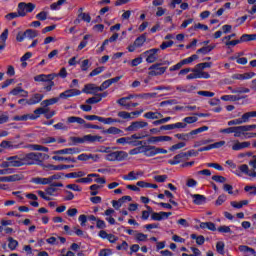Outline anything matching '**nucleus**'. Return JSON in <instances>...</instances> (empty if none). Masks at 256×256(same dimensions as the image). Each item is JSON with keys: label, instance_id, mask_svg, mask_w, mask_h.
<instances>
[{"label": "nucleus", "instance_id": "obj_1", "mask_svg": "<svg viewBox=\"0 0 256 256\" xmlns=\"http://www.w3.org/2000/svg\"><path fill=\"white\" fill-rule=\"evenodd\" d=\"M55 77H62V79H65L67 77V69L61 68L60 72L58 74H39L34 77V81L37 83H46V86L44 89L49 93L55 87V82H53V79Z\"/></svg>", "mask_w": 256, "mask_h": 256}, {"label": "nucleus", "instance_id": "obj_2", "mask_svg": "<svg viewBox=\"0 0 256 256\" xmlns=\"http://www.w3.org/2000/svg\"><path fill=\"white\" fill-rule=\"evenodd\" d=\"M81 95V91L75 88L72 89H67L64 92L60 93L58 97H54V98H50V99H46L43 100L41 102V107H50V105H55V103H59L60 99H70V97H77Z\"/></svg>", "mask_w": 256, "mask_h": 256}, {"label": "nucleus", "instance_id": "obj_3", "mask_svg": "<svg viewBox=\"0 0 256 256\" xmlns=\"http://www.w3.org/2000/svg\"><path fill=\"white\" fill-rule=\"evenodd\" d=\"M47 154L41 152H30L22 156L24 165H41L47 159Z\"/></svg>", "mask_w": 256, "mask_h": 256}, {"label": "nucleus", "instance_id": "obj_4", "mask_svg": "<svg viewBox=\"0 0 256 256\" xmlns=\"http://www.w3.org/2000/svg\"><path fill=\"white\" fill-rule=\"evenodd\" d=\"M147 135L133 134L128 137H121L116 140L117 145H132L133 147H139L143 145V141H137L139 139H145Z\"/></svg>", "mask_w": 256, "mask_h": 256}, {"label": "nucleus", "instance_id": "obj_5", "mask_svg": "<svg viewBox=\"0 0 256 256\" xmlns=\"http://www.w3.org/2000/svg\"><path fill=\"white\" fill-rule=\"evenodd\" d=\"M203 131H209V127L208 126H202L198 129L192 130L190 133L175 134V137L177 139H180L181 141H190V139H191V137H193V135H199V133H203Z\"/></svg>", "mask_w": 256, "mask_h": 256}, {"label": "nucleus", "instance_id": "obj_6", "mask_svg": "<svg viewBox=\"0 0 256 256\" xmlns=\"http://www.w3.org/2000/svg\"><path fill=\"white\" fill-rule=\"evenodd\" d=\"M129 154L123 150L110 152L105 156L106 161H125Z\"/></svg>", "mask_w": 256, "mask_h": 256}, {"label": "nucleus", "instance_id": "obj_7", "mask_svg": "<svg viewBox=\"0 0 256 256\" xmlns=\"http://www.w3.org/2000/svg\"><path fill=\"white\" fill-rule=\"evenodd\" d=\"M161 63H156L151 65L148 68V75L149 77H159L161 75H163L165 73V71H167V67H162Z\"/></svg>", "mask_w": 256, "mask_h": 256}, {"label": "nucleus", "instance_id": "obj_8", "mask_svg": "<svg viewBox=\"0 0 256 256\" xmlns=\"http://www.w3.org/2000/svg\"><path fill=\"white\" fill-rule=\"evenodd\" d=\"M242 132H240V137L239 139L243 138V139H253L256 137V133L253 132H249V131H253L254 129H256V124H252V125H242Z\"/></svg>", "mask_w": 256, "mask_h": 256}, {"label": "nucleus", "instance_id": "obj_9", "mask_svg": "<svg viewBox=\"0 0 256 256\" xmlns=\"http://www.w3.org/2000/svg\"><path fill=\"white\" fill-rule=\"evenodd\" d=\"M148 125L149 123L145 121H134V122H131V124L127 128H125V131L134 133L139 131L140 129H145V127H147Z\"/></svg>", "mask_w": 256, "mask_h": 256}, {"label": "nucleus", "instance_id": "obj_10", "mask_svg": "<svg viewBox=\"0 0 256 256\" xmlns=\"http://www.w3.org/2000/svg\"><path fill=\"white\" fill-rule=\"evenodd\" d=\"M241 127L242 126H232V127L220 129L219 133H225L226 135H231V133H233L234 137L239 139L243 131V128Z\"/></svg>", "mask_w": 256, "mask_h": 256}, {"label": "nucleus", "instance_id": "obj_11", "mask_svg": "<svg viewBox=\"0 0 256 256\" xmlns=\"http://www.w3.org/2000/svg\"><path fill=\"white\" fill-rule=\"evenodd\" d=\"M159 52V48H152L150 50L145 51L142 55L146 57V63H155L157 61Z\"/></svg>", "mask_w": 256, "mask_h": 256}, {"label": "nucleus", "instance_id": "obj_12", "mask_svg": "<svg viewBox=\"0 0 256 256\" xmlns=\"http://www.w3.org/2000/svg\"><path fill=\"white\" fill-rule=\"evenodd\" d=\"M141 149H142V153H143V155H145V157H155V155H157V152H156L157 147L156 146L141 144Z\"/></svg>", "mask_w": 256, "mask_h": 256}, {"label": "nucleus", "instance_id": "obj_13", "mask_svg": "<svg viewBox=\"0 0 256 256\" xmlns=\"http://www.w3.org/2000/svg\"><path fill=\"white\" fill-rule=\"evenodd\" d=\"M232 151H242V149H249L251 142H240L239 140L232 141Z\"/></svg>", "mask_w": 256, "mask_h": 256}, {"label": "nucleus", "instance_id": "obj_14", "mask_svg": "<svg viewBox=\"0 0 256 256\" xmlns=\"http://www.w3.org/2000/svg\"><path fill=\"white\" fill-rule=\"evenodd\" d=\"M82 93H86L87 95H97V93H99V86L93 83L86 84L82 89Z\"/></svg>", "mask_w": 256, "mask_h": 256}, {"label": "nucleus", "instance_id": "obj_15", "mask_svg": "<svg viewBox=\"0 0 256 256\" xmlns=\"http://www.w3.org/2000/svg\"><path fill=\"white\" fill-rule=\"evenodd\" d=\"M173 213L171 212H153L151 214L152 221H163V219H169Z\"/></svg>", "mask_w": 256, "mask_h": 256}, {"label": "nucleus", "instance_id": "obj_16", "mask_svg": "<svg viewBox=\"0 0 256 256\" xmlns=\"http://www.w3.org/2000/svg\"><path fill=\"white\" fill-rule=\"evenodd\" d=\"M77 153H81L79 148H65L53 152L54 155H76Z\"/></svg>", "mask_w": 256, "mask_h": 256}, {"label": "nucleus", "instance_id": "obj_17", "mask_svg": "<svg viewBox=\"0 0 256 256\" xmlns=\"http://www.w3.org/2000/svg\"><path fill=\"white\" fill-rule=\"evenodd\" d=\"M8 161H10V167H23V165H25L23 156H10L8 157Z\"/></svg>", "mask_w": 256, "mask_h": 256}, {"label": "nucleus", "instance_id": "obj_18", "mask_svg": "<svg viewBox=\"0 0 256 256\" xmlns=\"http://www.w3.org/2000/svg\"><path fill=\"white\" fill-rule=\"evenodd\" d=\"M45 96L43 94L35 93L26 101V105H37V103H41Z\"/></svg>", "mask_w": 256, "mask_h": 256}, {"label": "nucleus", "instance_id": "obj_19", "mask_svg": "<svg viewBox=\"0 0 256 256\" xmlns=\"http://www.w3.org/2000/svg\"><path fill=\"white\" fill-rule=\"evenodd\" d=\"M255 72H247L244 74H233L232 79H235L237 81H245L247 79H253L255 77Z\"/></svg>", "mask_w": 256, "mask_h": 256}, {"label": "nucleus", "instance_id": "obj_20", "mask_svg": "<svg viewBox=\"0 0 256 256\" xmlns=\"http://www.w3.org/2000/svg\"><path fill=\"white\" fill-rule=\"evenodd\" d=\"M84 143H103V137L97 135H84Z\"/></svg>", "mask_w": 256, "mask_h": 256}, {"label": "nucleus", "instance_id": "obj_21", "mask_svg": "<svg viewBox=\"0 0 256 256\" xmlns=\"http://www.w3.org/2000/svg\"><path fill=\"white\" fill-rule=\"evenodd\" d=\"M15 181H21V175L14 174V175H10V176L0 177L1 183H14Z\"/></svg>", "mask_w": 256, "mask_h": 256}, {"label": "nucleus", "instance_id": "obj_22", "mask_svg": "<svg viewBox=\"0 0 256 256\" xmlns=\"http://www.w3.org/2000/svg\"><path fill=\"white\" fill-rule=\"evenodd\" d=\"M187 154L185 152L179 153L178 155L174 156L172 160H169V165H179L184 159H186Z\"/></svg>", "mask_w": 256, "mask_h": 256}, {"label": "nucleus", "instance_id": "obj_23", "mask_svg": "<svg viewBox=\"0 0 256 256\" xmlns=\"http://www.w3.org/2000/svg\"><path fill=\"white\" fill-rule=\"evenodd\" d=\"M191 197L195 205H203L207 201V198L201 194H192Z\"/></svg>", "mask_w": 256, "mask_h": 256}, {"label": "nucleus", "instance_id": "obj_24", "mask_svg": "<svg viewBox=\"0 0 256 256\" xmlns=\"http://www.w3.org/2000/svg\"><path fill=\"white\" fill-rule=\"evenodd\" d=\"M10 94L14 96H17L20 94V97H29V92H27L26 90H23V88L21 87H16L12 89Z\"/></svg>", "mask_w": 256, "mask_h": 256}, {"label": "nucleus", "instance_id": "obj_25", "mask_svg": "<svg viewBox=\"0 0 256 256\" xmlns=\"http://www.w3.org/2000/svg\"><path fill=\"white\" fill-rule=\"evenodd\" d=\"M32 182H34L36 185H51V179L48 178H41V177H36L33 178Z\"/></svg>", "mask_w": 256, "mask_h": 256}, {"label": "nucleus", "instance_id": "obj_26", "mask_svg": "<svg viewBox=\"0 0 256 256\" xmlns=\"http://www.w3.org/2000/svg\"><path fill=\"white\" fill-rule=\"evenodd\" d=\"M104 133H107L108 135H120V137H123L124 135L123 130L113 126L104 131Z\"/></svg>", "mask_w": 256, "mask_h": 256}, {"label": "nucleus", "instance_id": "obj_27", "mask_svg": "<svg viewBox=\"0 0 256 256\" xmlns=\"http://www.w3.org/2000/svg\"><path fill=\"white\" fill-rule=\"evenodd\" d=\"M243 123H247V120L245 119L244 114L242 115L241 118L228 121V126L233 127V125H243Z\"/></svg>", "mask_w": 256, "mask_h": 256}, {"label": "nucleus", "instance_id": "obj_28", "mask_svg": "<svg viewBox=\"0 0 256 256\" xmlns=\"http://www.w3.org/2000/svg\"><path fill=\"white\" fill-rule=\"evenodd\" d=\"M46 113H49V108L46 107H39L37 109L34 110V117H36L35 119H39V117H41V115H45Z\"/></svg>", "mask_w": 256, "mask_h": 256}, {"label": "nucleus", "instance_id": "obj_29", "mask_svg": "<svg viewBox=\"0 0 256 256\" xmlns=\"http://www.w3.org/2000/svg\"><path fill=\"white\" fill-rule=\"evenodd\" d=\"M35 115L34 114H25L22 116H15L14 117V121H29V119L31 121H35Z\"/></svg>", "mask_w": 256, "mask_h": 256}, {"label": "nucleus", "instance_id": "obj_30", "mask_svg": "<svg viewBox=\"0 0 256 256\" xmlns=\"http://www.w3.org/2000/svg\"><path fill=\"white\" fill-rule=\"evenodd\" d=\"M53 161H67L70 163H77V160L75 158L72 157H63V156H59L58 154L54 155L52 157Z\"/></svg>", "mask_w": 256, "mask_h": 256}, {"label": "nucleus", "instance_id": "obj_31", "mask_svg": "<svg viewBox=\"0 0 256 256\" xmlns=\"http://www.w3.org/2000/svg\"><path fill=\"white\" fill-rule=\"evenodd\" d=\"M24 35L26 39H35V37H39V31L34 30V29H27L24 32Z\"/></svg>", "mask_w": 256, "mask_h": 256}, {"label": "nucleus", "instance_id": "obj_32", "mask_svg": "<svg viewBox=\"0 0 256 256\" xmlns=\"http://www.w3.org/2000/svg\"><path fill=\"white\" fill-rule=\"evenodd\" d=\"M200 229H209V231H217V227L213 222H201Z\"/></svg>", "mask_w": 256, "mask_h": 256}, {"label": "nucleus", "instance_id": "obj_33", "mask_svg": "<svg viewBox=\"0 0 256 256\" xmlns=\"http://www.w3.org/2000/svg\"><path fill=\"white\" fill-rule=\"evenodd\" d=\"M192 73H197L198 79H211V74L203 70L192 69Z\"/></svg>", "mask_w": 256, "mask_h": 256}, {"label": "nucleus", "instance_id": "obj_34", "mask_svg": "<svg viewBox=\"0 0 256 256\" xmlns=\"http://www.w3.org/2000/svg\"><path fill=\"white\" fill-rule=\"evenodd\" d=\"M3 149H19V144L13 145L10 141L3 140L0 144Z\"/></svg>", "mask_w": 256, "mask_h": 256}, {"label": "nucleus", "instance_id": "obj_35", "mask_svg": "<svg viewBox=\"0 0 256 256\" xmlns=\"http://www.w3.org/2000/svg\"><path fill=\"white\" fill-rule=\"evenodd\" d=\"M145 119H161L163 114L160 112H147L144 114Z\"/></svg>", "mask_w": 256, "mask_h": 256}, {"label": "nucleus", "instance_id": "obj_36", "mask_svg": "<svg viewBox=\"0 0 256 256\" xmlns=\"http://www.w3.org/2000/svg\"><path fill=\"white\" fill-rule=\"evenodd\" d=\"M100 123H104V125H113V123H121V120L117 118H101Z\"/></svg>", "mask_w": 256, "mask_h": 256}, {"label": "nucleus", "instance_id": "obj_37", "mask_svg": "<svg viewBox=\"0 0 256 256\" xmlns=\"http://www.w3.org/2000/svg\"><path fill=\"white\" fill-rule=\"evenodd\" d=\"M17 247H19V242L15 239H13V237H9L8 238V248L10 249V251H15V249H17Z\"/></svg>", "mask_w": 256, "mask_h": 256}, {"label": "nucleus", "instance_id": "obj_38", "mask_svg": "<svg viewBox=\"0 0 256 256\" xmlns=\"http://www.w3.org/2000/svg\"><path fill=\"white\" fill-rule=\"evenodd\" d=\"M17 13L20 17H25V15H27V10L25 8V2H20L18 4Z\"/></svg>", "mask_w": 256, "mask_h": 256}, {"label": "nucleus", "instance_id": "obj_39", "mask_svg": "<svg viewBox=\"0 0 256 256\" xmlns=\"http://www.w3.org/2000/svg\"><path fill=\"white\" fill-rule=\"evenodd\" d=\"M212 63L211 62H204V63H199L197 64L194 68V70L197 71H203L204 69H209L211 68Z\"/></svg>", "mask_w": 256, "mask_h": 256}, {"label": "nucleus", "instance_id": "obj_40", "mask_svg": "<svg viewBox=\"0 0 256 256\" xmlns=\"http://www.w3.org/2000/svg\"><path fill=\"white\" fill-rule=\"evenodd\" d=\"M145 41H147V36H145V34H142L141 36L135 39L134 44L137 47H143V45L145 44Z\"/></svg>", "mask_w": 256, "mask_h": 256}, {"label": "nucleus", "instance_id": "obj_41", "mask_svg": "<svg viewBox=\"0 0 256 256\" xmlns=\"http://www.w3.org/2000/svg\"><path fill=\"white\" fill-rule=\"evenodd\" d=\"M256 40V34H243L240 37V41H242V43H245L247 41H255Z\"/></svg>", "mask_w": 256, "mask_h": 256}, {"label": "nucleus", "instance_id": "obj_42", "mask_svg": "<svg viewBox=\"0 0 256 256\" xmlns=\"http://www.w3.org/2000/svg\"><path fill=\"white\" fill-rule=\"evenodd\" d=\"M239 251H241L242 253H251V255L256 256L255 249H253L249 246L241 245V246H239Z\"/></svg>", "mask_w": 256, "mask_h": 256}, {"label": "nucleus", "instance_id": "obj_43", "mask_svg": "<svg viewBox=\"0 0 256 256\" xmlns=\"http://www.w3.org/2000/svg\"><path fill=\"white\" fill-rule=\"evenodd\" d=\"M213 49H215V46H212V45L204 46V47L198 49V50L196 51V53H198V54H199V53H202V55H207V53H211V51H212Z\"/></svg>", "mask_w": 256, "mask_h": 256}, {"label": "nucleus", "instance_id": "obj_44", "mask_svg": "<svg viewBox=\"0 0 256 256\" xmlns=\"http://www.w3.org/2000/svg\"><path fill=\"white\" fill-rule=\"evenodd\" d=\"M197 59H199V56L197 54H193L192 56L181 60L183 65H189L191 63H193V61H197Z\"/></svg>", "mask_w": 256, "mask_h": 256}, {"label": "nucleus", "instance_id": "obj_45", "mask_svg": "<svg viewBox=\"0 0 256 256\" xmlns=\"http://www.w3.org/2000/svg\"><path fill=\"white\" fill-rule=\"evenodd\" d=\"M216 251L219 255H225V242L220 241L216 244Z\"/></svg>", "mask_w": 256, "mask_h": 256}, {"label": "nucleus", "instance_id": "obj_46", "mask_svg": "<svg viewBox=\"0 0 256 256\" xmlns=\"http://www.w3.org/2000/svg\"><path fill=\"white\" fill-rule=\"evenodd\" d=\"M191 239H195L197 245H203L205 243V236L200 235L197 236V234H191Z\"/></svg>", "mask_w": 256, "mask_h": 256}, {"label": "nucleus", "instance_id": "obj_47", "mask_svg": "<svg viewBox=\"0 0 256 256\" xmlns=\"http://www.w3.org/2000/svg\"><path fill=\"white\" fill-rule=\"evenodd\" d=\"M66 177L72 178V179H78L79 177H85V172L79 171V172H71L66 174Z\"/></svg>", "mask_w": 256, "mask_h": 256}, {"label": "nucleus", "instance_id": "obj_48", "mask_svg": "<svg viewBox=\"0 0 256 256\" xmlns=\"http://www.w3.org/2000/svg\"><path fill=\"white\" fill-rule=\"evenodd\" d=\"M241 97L237 95H224L221 96L222 101H240Z\"/></svg>", "mask_w": 256, "mask_h": 256}, {"label": "nucleus", "instance_id": "obj_49", "mask_svg": "<svg viewBox=\"0 0 256 256\" xmlns=\"http://www.w3.org/2000/svg\"><path fill=\"white\" fill-rule=\"evenodd\" d=\"M123 179L125 181H137V179H139V177L136 176L135 171H131L128 173V175L123 176Z\"/></svg>", "mask_w": 256, "mask_h": 256}, {"label": "nucleus", "instance_id": "obj_50", "mask_svg": "<svg viewBox=\"0 0 256 256\" xmlns=\"http://www.w3.org/2000/svg\"><path fill=\"white\" fill-rule=\"evenodd\" d=\"M88 105H95V103H101V97H98L97 94L94 97L88 98L86 100Z\"/></svg>", "mask_w": 256, "mask_h": 256}, {"label": "nucleus", "instance_id": "obj_51", "mask_svg": "<svg viewBox=\"0 0 256 256\" xmlns=\"http://www.w3.org/2000/svg\"><path fill=\"white\" fill-rule=\"evenodd\" d=\"M105 71V67H98L92 70L89 74V77H95L97 75H100V73H103Z\"/></svg>", "mask_w": 256, "mask_h": 256}, {"label": "nucleus", "instance_id": "obj_52", "mask_svg": "<svg viewBox=\"0 0 256 256\" xmlns=\"http://www.w3.org/2000/svg\"><path fill=\"white\" fill-rule=\"evenodd\" d=\"M98 189H101V186L97 185V184H93L90 186V195H92V197H95V195H99V191H97Z\"/></svg>", "mask_w": 256, "mask_h": 256}, {"label": "nucleus", "instance_id": "obj_53", "mask_svg": "<svg viewBox=\"0 0 256 256\" xmlns=\"http://www.w3.org/2000/svg\"><path fill=\"white\" fill-rule=\"evenodd\" d=\"M135 239L138 243L147 241V234L136 232Z\"/></svg>", "mask_w": 256, "mask_h": 256}, {"label": "nucleus", "instance_id": "obj_54", "mask_svg": "<svg viewBox=\"0 0 256 256\" xmlns=\"http://www.w3.org/2000/svg\"><path fill=\"white\" fill-rule=\"evenodd\" d=\"M118 105H121V107H125L126 109H129L131 107V104L127 103V98L122 97L119 100H117Z\"/></svg>", "mask_w": 256, "mask_h": 256}, {"label": "nucleus", "instance_id": "obj_55", "mask_svg": "<svg viewBox=\"0 0 256 256\" xmlns=\"http://www.w3.org/2000/svg\"><path fill=\"white\" fill-rule=\"evenodd\" d=\"M226 201H227V196L225 194H221L217 198L215 205L220 206V205L224 204Z\"/></svg>", "mask_w": 256, "mask_h": 256}, {"label": "nucleus", "instance_id": "obj_56", "mask_svg": "<svg viewBox=\"0 0 256 256\" xmlns=\"http://www.w3.org/2000/svg\"><path fill=\"white\" fill-rule=\"evenodd\" d=\"M118 117H120L121 119H133V117H131V113L127 111L118 112Z\"/></svg>", "mask_w": 256, "mask_h": 256}, {"label": "nucleus", "instance_id": "obj_57", "mask_svg": "<svg viewBox=\"0 0 256 256\" xmlns=\"http://www.w3.org/2000/svg\"><path fill=\"white\" fill-rule=\"evenodd\" d=\"M78 18L82 19V21H86V23H91V16L87 13H80Z\"/></svg>", "mask_w": 256, "mask_h": 256}, {"label": "nucleus", "instance_id": "obj_58", "mask_svg": "<svg viewBox=\"0 0 256 256\" xmlns=\"http://www.w3.org/2000/svg\"><path fill=\"white\" fill-rule=\"evenodd\" d=\"M212 181H215L216 183H225L227 181V178L219 175L212 176Z\"/></svg>", "mask_w": 256, "mask_h": 256}, {"label": "nucleus", "instance_id": "obj_59", "mask_svg": "<svg viewBox=\"0 0 256 256\" xmlns=\"http://www.w3.org/2000/svg\"><path fill=\"white\" fill-rule=\"evenodd\" d=\"M81 70L82 71H88L89 68L91 67V64L89 63V60L86 59V60H83L82 63H81Z\"/></svg>", "mask_w": 256, "mask_h": 256}, {"label": "nucleus", "instance_id": "obj_60", "mask_svg": "<svg viewBox=\"0 0 256 256\" xmlns=\"http://www.w3.org/2000/svg\"><path fill=\"white\" fill-rule=\"evenodd\" d=\"M187 145L185 142H179L178 144L172 145L170 151H177V149H183Z\"/></svg>", "mask_w": 256, "mask_h": 256}, {"label": "nucleus", "instance_id": "obj_61", "mask_svg": "<svg viewBox=\"0 0 256 256\" xmlns=\"http://www.w3.org/2000/svg\"><path fill=\"white\" fill-rule=\"evenodd\" d=\"M252 117H256V111H251V112L244 113V119H246V123H249V120Z\"/></svg>", "mask_w": 256, "mask_h": 256}, {"label": "nucleus", "instance_id": "obj_62", "mask_svg": "<svg viewBox=\"0 0 256 256\" xmlns=\"http://www.w3.org/2000/svg\"><path fill=\"white\" fill-rule=\"evenodd\" d=\"M47 15L48 13L46 11H42L36 15V19H38L39 21H45L47 20Z\"/></svg>", "mask_w": 256, "mask_h": 256}, {"label": "nucleus", "instance_id": "obj_63", "mask_svg": "<svg viewBox=\"0 0 256 256\" xmlns=\"http://www.w3.org/2000/svg\"><path fill=\"white\" fill-rule=\"evenodd\" d=\"M217 231L219 232V233H231V227H229V226H220V227H218L217 228Z\"/></svg>", "mask_w": 256, "mask_h": 256}, {"label": "nucleus", "instance_id": "obj_64", "mask_svg": "<svg viewBox=\"0 0 256 256\" xmlns=\"http://www.w3.org/2000/svg\"><path fill=\"white\" fill-rule=\"evenodd\" d=\"M112 254L113 252L111 251V249H102L99 252V256H110Z\"/></svg>", "mask_w": 256, "mask_h": 256}]
</instances>
